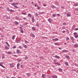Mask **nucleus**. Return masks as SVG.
Instances as JSON below:
<instances>
[{
	"label": "nucleus",
	"instance_id": "obj_1",
	"mask_svg": "<svg viewBox=\"0 0 78 78\" xmlns=\"http://www.w3.org/2000/svg\"><path fill=\"white\" fill-rule=\"evenodd\" d=\"M20 31L21 33H23V28L21 27H20Z\"/></svg>",
	"mask_w": 78,
	"mask_h": 78
},
{
	"label": "nucleus",
	"instance_id": "obj_2",
	"mask_svg": "<svg viewBox=\"0 0 78 78\" xmlns=\"http://www.w3.org/2000/svg\"><path fill=\"white\" fill-rule=\"evenodd\" d=\"M32 21L33 23L34 22V16H32Z\"/></svg>",
	"mask_w": 78,
	"mask_h": 78
},
{
	"label": "nucleus",
	"instance_id": "obj_3",
	"mask_svg": "<svg viewBox=\"0 0 78 78\" xmlns=\"http://www.w3.org/2000/svg\"><path fill=\"white\" fill-rule=\"evenodd\" d=\"M52 41H53L54 42H55V41H58V39L56 38L55 39H52Z\"/></svg>",
	"mask_w": 78,
	"mask_h": 78
},
{
	"label": "nucleus",
	"instance_id": "obj_4",
	"mask_svg": "<svg viewBox=\"0 0 78 78\" xmlns=\"http://www.w3.org/2000/svg\"><path fill=\"white\" fill-rule=\"evenodd\" d=\"M51 8H52V9H56V6H55L54 5H52L51 6Z\"/></svg>",
	"mask_w": 78,
	"mask_h": 78
},
{
	"label": "nucleus",
	"instance_id": "obj_5",
	"mask_svg": "<svg viewBox=\"0 0 78 78\" xmlns=\"http://www.w3.org/2000/svg\"><path fill=\"white\" fill-rule=\"evenodd\" d=\"M55 58H57V59H60V57L56 55H55Z\"/></svg>",
	"mask_w": 78,
	"mask_h": 78
},
{
	"label": "nucleus",
	"instance_id": "obj_6",
	"mask_svg": "<svg viewBox=\"0 0 78 78\" xmlns=\"http://www.w3.org/2000/svg\"><path fill=\"white\" fill-rule=\"evenodd\" d=\"M9 66L10 67H11V68L14 67V65H13V64H12V63H10Z\"/></svg>",
	"mask_w": 78,
	"mask_h": 78
},
{
	"label": "nucleus",
	"instance_id": "obj_7",
	"mask_svg": "<svg viewBox=\"0 0 78 78\" xmlns=\"http://www.w3.org/2000/svg\"><path fill=\"white\" fill-rule=\"evenodd\" d=\"M35 27H40V25L38 23H36L35 24Z\"/></svg>",
	"mask_w": 78,
	"mask_h": 78
},
{
	"label": "nucleus",
	"instance_id": "obj_8",
	"mask_svg": "<svg viewBox=\"0 0 78 78\" xmlns=\"http://www.w3.org/2000/svg\"><path fill=\"white\" fill-rule=\"evenodd\" d=\"M48 20L49 22L50 23H51V22H52V20L50 18L48 19Z\"/></svg>",
	"mask_w": 78,
	"mask_h": 78
},
{
	"label": "nucleus",
	"instance_id": "obj_9",
	"mask_svg": "<svg viewBox=\"0 0 78 78\" xmlns=\"http://www.w3.org/2000/svg\"><path fill=\"white\" fill-rule=\"evenodd\" d=\"M42 76L43 78H45V77H46V76L45 74H42Z\"/></svg>",
	"mask_w": 78,
	"mask_h": 78
},
{
	"label": "nucleus",
	"instance_id": "obj_10",
	"mask_svg": "<svg viewBox=\"0 0 78 78\" xmlns=\"http://www.w3.org/2000/svg\"><path fill=\"white\" fill-rule=\"evenodd\" d=\"M65 57L66 58H67V59H70V57L69 55H66L65 56Z\"/></svg>",
	"mask_w": 78,
	"mask_h": 78
},
{
	"label": "nucleus",
	"instance_id": "obj_11",
	"mask_svg": "<svg viewBox=\"0 0 78 78\" xmlns=\"http://www.w3.org/2000/svg\"><path fill=\"white\" fill-rule=\"evenodd\" d=\"M20 63H18L17 65V69H19V66H20Z\"/></svg>",
	"mask_w": 78,
	"mask_h": 78
},
{
	"label": "nucleus",
	"instance_id": "obj_12",
	"mask_svg": "<svg viewBox=\"0 0 78 78\" xmlns=\"http://www.w3.org/2000/svg\"><path fill=\"white\" fill-rule=\"evenodd\" d=\"M30 35L33 37H35V35L33 34H30Z\"/></svg>",
	"mask_w": 78,
	"mask_h": 78
},
{
	"label": "nucleus",
	"instance_id": "obj_13",
	"mask_svg": "<svg viewBox=\"0 0 78 78\" xmlns=\"http://www.w3.org/2000/svg\"><path fill=\"white\" fill-rule=\"evenodd\" d=\"M52 78H57V76H56V75H53V76H52Z\"/></svg>",
	"mask_w": 78,
	"mask_h": 78
},
{
	"label": "nucleus",
	"instance_id": "obj_14",
	"mask_svg": "<svg viewBox=\"0 0 78 78\" xmlns=\"http://www.w3.org/2000/svg\"><path fill=\"white\" fill-rule=\"evenodd\" d=\"M54 44L55 45H59V43H55Z\"/></svg>",
	"mask_w": 78,
	"mask_h": 78
},
{
	"label": "nucleus",
	"instance_id": "obj_15",
	"mask_svg": "<svg viewBox=\"0 0 78 78\" xmlns=\"http://www.w3.org/2000/svg\"><path fill=\"white\" fill-rule=\"evenodd\" d=\"M55 5H59V3H58V2L55 1L54 2Z\"/></svg>",
	"mask_w": 78,
	"mask_h": 78
},
{
	"label": "nucleus",
	"instance_id": "obj_16",
	"mask_svg": "<svg viewBox=\"0 0 78 78\" xmlns=\"http://www.w3.org/2000/svg\"><path fill=\"white\" fill-rule=\"evenodd\" d=\"M5 48L6 50H9V48H8V47L6 46H5Z\"/></svg>",
	"mask_w": 78,
	"mask_h": 78
},
{
	"label": "nucleus",
	"instance_id": "obj_17",
	"mask_svg": "<svg viewBox=\"0 0 78 78\" xmlns=\"http://www.w3.org/2000/svg\"><path fill=\"white\" fill-rule=\"evenodd\" d=\"M74 47H75V48H76V47H77V48H78V44H74Z\"/></svg>",
	"mask_w": 78,
	"mask_h": 78
},
{
	"label": "nucleus",
	"instance_id": "obj_18",
	"mask_svg": "<svg viewBox=\"0 0 78 78\" xmlns=\"http://www.w3.org/2000/svg\"><path fill=\"white\" fill-rule=\"evenodd\" d=\"M32 30H33L34 31H36V29L34 28V27H33L32 28Z\"/></svg>",
	"mask_w": 78,
	"mask_h": 78
},
{
	"label": "nucleus",
	"instance_id": "obj_19",
	"mask_svg": "<svg viewBox=\"0 0 78 78\" xmlns=\"http://www.w3.org/2000/svg\"><path fill=\"white\" fill-rule=\"evenodd\" d=\"M6 19L7 20H8V19H10V17L9 16H7L6 17Z\"/></svg>",
	"mask_w": 78,
	"mask_h": 78
},
{
	"label": "nucleus",
	"instance_id": "obj_20",
	"mask_svg": "<svg viewBox=\"0 0 78 78\" xmlns=\"http://www.w3.org/2000/svg\"><path fill=\"white\" fill-rule=\"evenodd\" d=\"M58 71H59L60 72H62V69H61V68H59L58 69Z\"/></svg>",
	"mask_w": 78,
	"mask_h": 78
},
{
	"label": "nucleus",
	"instance_id": "obj_21",
	"mask_svg": "<svg viewBox=\"0 0 78 78\" xmlns=\"http://www.w3.org/2000/svg\"><path fill=\"white\" fill-rule=\"evenodd\" d=\"M20 52V50H16V53L18 54L19 53V52Z\"/></svg>",
	"mask_w": 78,
	"mask_h": 78
},
{
	"label": "nucleus",
	"instance_id": "obj_22",
	"mask_svg": "<svg viewBox=\"0 0 78 78\" xmlns=\"http://www.w3.org/2000/svg\"><path fill=\"white\" fill-rule=\"evenodd\" d=\"M26 75L28 76H31V74H30V73H27Z\"/></svg>",
	"mask_w": 78,
	"mask_h": 78
},
{
	"label": "nucleus",
	"instance_id": "obj_23",
	"mask_svg": "<svg viewBox=\"0 0 78 78\" xmlns=\"http://www.w3.org/2000/svg\"><path fill=\"white\" fill-rule=\"evenodd\" d=\"M11 5H12V6H16L15 4V3H12L11 4Z\"/></svg>",
	"mask_w": 78,
	"mask_h": 78
},
{
	"label": "nucleus",
	"instance_id": "obj_24",
	"mask_svg": "<svg viewBox=\"0 0 78 78\" xmlns=\"http://www.w3.org/2000/svg\"><path fill=\"white\" fill-rule=\"evenodd\" d=\"M7 11H8V12H9V11H10V10L9 9V8L7 7Z\"/></svg>",
	"mask_w": 78,
	"mask_h": 78
},
{
	"label": "nucleus",
	"instance_id": "obj_25",
	"mask_svg": "<svg viewBox=\"0 0 78 78\" xmlns=\"http://www.w3.org/2000/svg\"><path fill=\"white\" fill-rule=\"evenodd\" d=\"M28 16L29 17H31V15L30 13H29L28 14Z\"/></svg>",
	"mask_w": 78,
	"mask_h": 78
},
{
	"label": "nucleus",
	"instance_id": "obj_26",
	"mask_svg": "<svg viewBox=\"0 0 78 78\" xmlns=\"http://www.w3.org/2000/svg\"><path fill=\"white\" fill-rule=\"evenodd\" d=\"M40 8H41V7L39 6V5H37V9H38V10L40 9Z\"/></svg>",
	"mask_w": 78,
	"mask_h": 78
},
{
	"label": "nucleus",
	"instance_id": "obj_27",
	"mask_svg": "<svg viewBox=\"0 0 78 78\" xmlns=\"http://www.w3.org/2000/svg\"><path fill=\"white\" fill-rule=\"evenodd\" d=\"M67 16L68 17H70V14L69 13H67Z\"/></svg>",
	"mask_w": 78,
	"mask_h": 78
},
{
	"label": "nucleus",
	"instance_id": "obj_28",
	"mask_svg": "<svg viewBox=\"0 0 78 78\" xmlns=\"http://www.w3.org/2000/svg\"><path fill=\"white\" fill-rule=\"evenodd\" d=\"M5 44H7L8 45V47H10V45H9V44H8V43L7 42H5Z\"/></svg>",
	"mask_w": 78,
	"mask_h": 78
},
{
	"label": "nucleus",
	"instance_id": "obj_29",
	"mask_svg": "<svg viewBox=\"0 0 78 78\" xmlns=\"http://www.w3.org/2000/svg\"><path fill=\"white\" fill-rule=\"evenodd\" d=\"M8 54H9V55H11L12 54V52L9 51L7 52Z\"/></svg>",
	"mask_w": 78,
	"mask_h": 78
},
{
	"label": "nucleus",
	"instance_id": "obj_30",
	"mask_svg": "<svg viewBox=\"0 0 78 78\" xmlns=\"http://www.w3.org/2000/svg\"><path fill=\"white\" fill-rule=\"evenodd\" d=\"M10 11L12 12H14V10L12 9H10Z\"/></svg>",
	"mask_w": 78,
	"mask_h": 78
},
{
	"label": "nucleus",
	"instance_id": "obj_31",
	"mask_svg": "<svg viewBox=\"0 0 78 78\" xmlns=\"http://www.w3.org/2000/svg\"><path fill=\"white\" fill-rule=\"evenodd\" d=\"M0 66H1V67H2L3 68H5V67L3 65L0 64Z\"/></svg>",
	"mask_w": 78,
	"mask_h": 78
},
{
	"label": "nucleus",
	"instance_id": "obj_32",
	"mask_svg": "<svg viewBox=\"0 0 78 78\" xmlns=\"http://www.w3.org/2000/svg\"><path fill=\"white\" fill-rule=\"evenodd\" d=\"M73 6H78V4H77V3H75L74 4H73Z\"/></svg>",
	"mask_w": 78,
	"mask_h": 78
},
{
	"label": "nucleus",
	"instance_id": "obj_33",
	"mask_svg": "<svg viewBox=\"0 0 78 78\" xmlns=\"http://www.w3.org/2000/svg\"><path fill=\"white\" fill-rule=\"evenodd\" d=\"M25 60H26V59H28V57L27 56H26L25 57Z\"/></svg>",
	"mask_w": 78,
	"mask_h": 78
},
{
	"label": "nucleus",
	"instance_id": "obj_34",
	"mask_svg": "<svg viewBox=\"0 0 78 78\" xmlns=\"http://www.w3.org/2000/svg\"><path fill=\"white\" fill-rule=\"evenodd\" d=\"M15 23L16 25H18L19 24V23L17 21H15Z\"/></svg>",
	"mask_w": 78,
	"mask_h": 78
},
{
	"label": "nucleus",
	"instance_id": "obj_35",
	"mask_svg": "<svg viewBox=\"0 0 78 78\" xmlns=\"http://www.w3.org/2000/svg\"><path fill=\"white\" fill-rule=\"evenodd\" d=\"M16 42L17 43H20V40H19V41H17Z\"/></svg>",
	"mask_w": 78,
	"mask_h": 78
},
{
	"label": "nucleus",
	"instance_id": "obj_36",
	"mask_svg": "<svg viewBox=\"0 0 78 78\" xmlns=\"http://www.w3.org/2000/svg\"><path fill=\"white\" fill-rule=\"evenodd\" d=\"M64 52H65V53H67V52H68V51L67 50H63Z\"/></svg>",
	"mask_w": 78,
	"mask_h": 78
},
{
	"label": "nucleus",
	"instance_id": "obj_37",
	"mask_svg": "<svg viewBox=\"0 0 78 78\" xmlns=\"http://www.w3.org/2000/svg\"><path fill=\"white\" fill-rule=\"evenodd\" d=\"M39 58H40V59H43L44 57H43L42 56H41L39 57Z\"/></svg>",
	"mask_w": 78,
	"mask_h": 78
},
{
	"label": "nucleus",
	"instance_id": "obj_38",
	"mask_svg": "<svg viewBox=\"0 0 78 78\" xmlns=\"http://www.w3.org/2000/svg\"><path fill=\"white\" fill-rule=\"evenodd\" d=\"M2 59H4L5 58V56H4V55L2 54Z\"/></svg>",
	"mask_w": 78,
	"mask_h": 78
},
{
	"label": "nucleus",
	"instance_id": "obj_39",
	"mask_svg": "<svg viewBox=\"0 0 78 78\" xmlns=\"http://www.w3.org/2000/svg\"><path fill=\"white\" fill-rule=\"evenodd\" d=\"M15 19H16V20H19V17L18 16H16Z\"/></svg>",
	"mask_w": 78,
	"mask_h": 78
},
{
	"label": "nucleus",
	"instance_id": "obj_40",
	"mask_svg": "<svg viewBox=\"0 0 78 78\" xmlns=\"http://www.w3.org/2000/svg\"><path fill=\"white\" fill-rule=\"evenodd\" d=\"M23 47H24V48H27V46L26 45H24L23 46Z\"/></svg>",
	"mask_w": 78,
	"mask_h": 78
},
{
	"label": "nucleus",
	"instance_id": "obj_41",
	"mask_svg": "<svg viewBox=\"0 0 78 78\" xmlns=\"http://www.w3.org/2000/svg\"><path fill=\"white\" fill-rule=\"evenodd\" d=\"M75 37L76 38H77V37H78V34H77L76 35H75Z\"/></svg>",
	"mask_w": 78,
	"mask_h": 78
},
{
	"label": "nucleus",
	"instance_id": "obj_42",
	"mask_svg": "<svg viewBox=\"0 0 78 78\" xmlns=\"http://www.w3.org/2000/svg\"><path fill=\"white\" fill-rule=\"evenodd\" d=\"M75 66H76V67H78V65L76 64V63H74Z\"/></svg>",
	"mask_w": 78,
	"mask_h": 78
},
{
	"label": "nucleus",
	"instance_id": "obj_43",
	"mask_svg": "<svg viewBox=\"0 0 78 78\" xmlns=\"http://www.w3.org/2000/svg\"><path fill=\"white\" fill-rule=\"evenodd\" d=\"M14 8H16L17 9H18V8H19V7H18L17 5H15L14 6Z\"/></svg>",
	"mask_w": 78,
	"mask_h": 78
},
{
	"label": "nucleus",
	"instance_id": "obj_44",
	"mask_svg": "<svg viewBox=\"0 0 78 78\" xmlns=\"http://www.w3.org/2000/svg\"><path fill=\"white\" fill-rule=\"evenodd\" d=\"M65 64L67 66H69V64H68V63L67 62H66Z\"/></svg>",
	"mask_w": 78,
	"mask_h": 78
},
{
	"label": "nucleus",
	"instance_id": "obj_45",
	"mask_svg": "<svg viewBox=\"0 0 78 78\" xmlns=\"http://www.w3.org/2000/svg\"><path fill=\"white\" fill-rule=\"evenodd\" d=\"M70 39L71 40H73L74 39V38H73V37H70Z\"/></svg>",
	"mask_w": 78,
	"mask_h": 78
},
{
	"label": "nucleus",
	"instance_id": "obj_46",
	"mask_svg": "<svg viewBox=\"0 0 78 78\" xmlns=\"http://www.w3.org/2000/svg\"><path fill=\"white\" fill-rule=\"evenodd\" d=\"M25 42L26 43V44H29V42L27 41H25Z\"/></svg>",
	"mask_w": 78,
	"mask_h": 78
},
{
	"label": "nucleus",
	"instance_id": "obj_47",
	"mask_svg": "<svg viewBox=\"0 0 78 78\" xmlns=\"http://www.w3.org/2000/svg\"><path fill=\"white\" fill-rule=\"evenodd\" d=\"M67 25V24L66 23L64 22L63 23V25Z\"/></svg>",
	"mask_w": 78,
	"mask_h": 78
},
{
	"label": "nucleus",
	"instance_id": "obj_48",
	"mask_svg": "<svg viewBox=\"0 0 78 78\" xmlns=\"http://www.w3.org/2000/svg\"><path fill=\"white\" fill-rule=\"evenodd\" d=\"M21 68H23V65H21L20 66Z\"/></svg>",
	"mask_w": 78,
	"mask_h": 78
},
{
	"label": "nucleus",
	"instance_id": "obj_49",
	"mask_svg": "<svg viewBox=\"0 0 78 78\" xmlns=\"http://www.w3.org/2000/svg\"><path fill=\"white\" fill-rule=\"evenodd\" d=\"M75 11H78V8H76L75 9Z\"/></svg>",
	"mask_w": 78,
	"mask_h": 78
},
{
	"label": "nucleus",
	"instance_id": "obj_50",
	"mask_svg": "<svg viewBox=\"0 0 78 78\" xmlns=\"http://www.w3.org/2000/svg\"><path fill=\"white\" fill-rule=\"evenodd\" d=\"M52 16H53L54 17H56V15H55V14H53L52 15Z\"/></svg>",
	"mask_w": 78,
	"mask_h": 78
},
{
	"label": "nucleus",
	"instance_id": "obj_51",
	"mask_svg": "<svg viewBox=\"0 0 78 78\" xmlns=\"http://www.w3.org/2000/svg\"><path fill=\"white\" fill-rule=\"evenodd\" d=\"M61 7L62 8V9H65V7H64L61 6Z\"/></svg>",
	"mask_w": 78,
	"mask_h": 78
},
{
	"label": "nucleus",
	"instance_id": "obj_52",
	"mask_svg": "<svg viewBox=\"0 0 78 78\" xmlns=\"http://www.w3.org/2000/svg\"><path fill=\"white\" fill-rule=\"evenodd\" d=\"M66 40H67V41H69V37H67L66 38Z\"/></svg>",
	"mask_w": 78,
	"mask_h": 78
},
{
	"label": "nucleus",
	"instance_id": "obj_53",
	"mask_svg": "<svg viewBox=\"0 0 78 78\" xmlns=\"http://www.w3.org/2000/svg\"><path fill=\"white\" fill-rule=\"evenodd\" d=\"M12 39H15V36H12Z\"/></svg>",
	"mask_w": 78,
	"mask_h": 78
},
{
	"label": "nucleus",
	"instance_id": "obj_54",
	"mask_svg": "<svg viewBox=\"0 0 78 78\" xmlns=\"http://www.w3.org/2000/svg\"><path fill=\"white\" fill-rule=\"evenodd\" d=\"M77 33L76 32H74L73 34L74 35H76V34H77Z\"/></svg>",
	"mask_w": 78,
	"mask_h": 78
},
{
	"label": "nucleus",
	"instance_id": "obj_55",
	"mask_svg": "<svg viewBox=\"0 0 78 78\" xmlns=\"http://www.w3.org/2000/svg\"><path fill=\"white\" fill-rule=\"evenodd\" d=\"M15 5H19V2L15 3Z\"/></svg>",
	"mask_w": 78,
	"mask_h": 78
},
{
	"label": "nucleus",
	"instance_id": "obj_56",
	"mask_svg": "<svg viewBox=\"0 0 78 78\" xmlns=\"http://www.w3.org/2000/svg\"><path fill=\"white\" fill-rule=\"evenodd\" d=\"M21 60L20 59L18 61V62L19 63V62H20L21 61Z\"/></svg>",
	"mask_w": 78,
	"mask_h": 78
},
{
	"label": "nucleus",
	"instance_id": "obj_57",
	"mask_svg": "<svg viewBox=\"0 0 78 78\" xmlns=\"http://www.w3.org/2000/svg\"><path fill=\"white\" fill-rule=\"evenodd\" d=\"M43 6H47V5H45V4H43Z\"/></svg>",
	"mask_w": 78,
	"mask_h": 78
},
{
	"label": "nucleus",
	"instance_id": "obj_58",
	"mask_svg": "<svg viewBox=\"0 0 78 78\" xmlns=\"http://www.w3.org/2000/svg\"><path fill=\"white\" fill-rule=\"evenodd\" d=\"M68 34H69V30H66Z\"/></svg>",
	"mask_w": 78,
	"mask_h": 78
},
{
	"label": "nucleus",
	"instance_id": "obj_59",
	"mask_svg": "<svg viewBox=\"0 0 78 78\" xmlns=\"http://www.w3.org/2000/svg\"><path fill=\"white\" fill-rule=\"evenodd\" d=\"M74 30H76V31L77 30H78V28H75V29H74Z\"/></svg>",
	"mask_w": 78,
	"mask_h": 78
},
{
	"label": "nucleus",
	"instance_id": "obj_60",
	"mask_svg": "<svg viewBox=\"0 0 78 78\" xmlns=\"http://www.w3.org/2000/svg\"><path fill=\"white\" fill-rule=\"evenodd\" d=\"M35 15L36 16H38V14L37 13H35Z\"/></svg>",
	"mask_w": 78,
	"mask_h": 78
},
{
	"label": "nucleus",
	"instance_id": "obj_61",
	"mask_svg": "<svg viewBox=\"0 0 78 78\" xmlns=\"http://www.w3.org/2000/svg\"><path fill=\"white\" fill-rule=\"evenodd\" d=\"M48 78H50V76L49 75L47 76Z\"/></svg>",
	"mask_w": 78,
	"mask_h": 78
},
{
	"label": "nucleus",
	"instance_id": "obj_62",
	"mask_svg": "<svg viewBox=\"0 0 78 78\" xmlns=\"http://www.w3.org/2000/svg\"><path fill=\"white\" fill-rule=\"evenodd\" d=\"M22 14H23V15H26V13H23Z\"/></svg>",
	"mask_w": 78,
	"mask_h": 78
},
{
	"label": "nucleus",
	"instance_id": "obj_63",
	"mask_svg": "<svg viewBox=\"0 0 78 78\" xmlns=\"http://www.w3.org/2000/svg\"><path fill=\"white\" fill-rule=\"evenodd\" d=\"M54 62H56V59H54Z\"/></svg>",
	"mask_w": 78,
	"mask_h": 78
},
{
	"label": "nucleus",
	"instance_id": "obj_64",
	"mask_svg": "<svg viewBox=\"0 0 78 78\" xmlns=\"http://www.w3.org/2000/svg\"><path fill=\"white\" fill-rule=\"evenodd\" d=\"M16 48V46H14L13 47V48L14 49Z\"/></svg>",
	"mask_w": 78,
	"mask_h": 78
}]
</instances>
